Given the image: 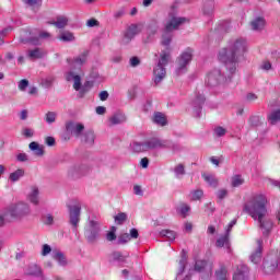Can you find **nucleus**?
<instances>
[{
    "label": "nucleus",
    "instance_id": "obj_1",
    "mask_svg": "<svg viewBox=\"0 0 280 280\" xmlns=\"http://www.w3.org/2000/svg\"><path fill=\"white\" fill-rule=\"evenodd\" d=\"M247 44L246 39L237 38L229 43L228 47L219 52V60L225 67L226 73L224 74L221 69L214 68L206 78V85L210 89H215L226 82L233 80V75L237 73L240 67V59L246 54Z\"/></svg>",
    "mask_w": 280,
    "mask_h": 280
},
{
    "label": "nucleus",
    "instance_id": "obj_2",
    "mask_svg": "<svg viewBox=\"0 0 280 280\" xmlns=\"http://www.w3.org/2000/svg\"><path fill=\"white\" fill-rule=\"evenodd\" d=\"M186 22L187 19L185 18H173L166 23L164 27L161 45H163V47H166V50L162 51L160 60L155 68L153 69L155 84H161V82H163V80L165 79V75H167L165 67H167V63L170 62L172 51V48L170 47V45L172 44V38H174L172 32H174V30H178V26L183 25V23Z\"/></svg>",
    "mask_w": 280,
    "mask_h": 280
},
{
    "label": "nucleus",
    "instance_id": "obj_3",
    "mask_svg": "<svg viewBox=\"0 0 280 280\" xmlns=\"http://www.w3.org/2000/svg\"><path fill=\"white\" fill-rule=\"evenodd\" d=\"M267 205L268 198H266V195L259 194L254 196L244 206V211L248 213L253 220H258L259 228L264 235H268L270 231H272V221L266 219V213H268V209L266 208Z\"/></svg>",
    "mask_w": 280,
    "mask_h": 280
},
{
    "label": "nucleus",
    "instance_id": "obj_4",
    "mask_svg": "<svg viewBox=\"0 0 280 280\" xmlns=\"http://www.w3.org/2000/svg\"><path fill=\"white\" fill-rule=\"evenodd\" d=\"M8 213L14 220H23V218H27L32 211L30 210V206L27 203L20 202L11 206L8 209Z\"/></svg>",
    "mask_w": 280,
    "mask_h": 280
},
{
    "label": "nucleus",
    "instance_id": "obj_5",
    "mask_svg": "<svg viewBox=\"0 0 280 280\" xmlns=\"http://www.w3.org/2000/svg\"><path fill=\"white\" fill-rule=\"evenodd\" d=\"M279 257L275 255H269L265 258L262 262V271L265 275H275L279 272Z\"/></svg>",
    "mask_w": 280,
    "mask_h": 280
},
{
    "label": "nucleus",
    "instance_id": "obj_6",
    "mask_svg": "<svg viewBox=\"0 0 280 280\" xmlns=\"http://www.w3.org/2000/svg\"><path fill=\"white\" fill-rule=\"evenodd\" d=\"M191 58H194V51L191 48H187L178 58L177 60V69L176 74L180 75L187 71V65L191 62Z\"/></svg>",
    "mask_w": 280,
    "mask_h": 280
},
{
    "label": "nucleus",
    "instance_id": "obj_7",
    "mask_svg": "<svg viewBox=\"0 0 280 280\" xmlns=\"http://www.w3.org/2000/svg\"><path fill=\"white\" fill-rule=\"evenodd\" d=\"M138 34H141V24L129 25L124 33L122 45H128Z\"/></svg>",
    "mask_w": 280,
    "mask_h": 280
},
{
    "label": "nucleus",
    "instance_id": "obj_8",
    "mask_svg": "<svg viewBox=\"0 0 280 280\" xmlns=\"http://www.w3.org/2000/svg\"><path fill=\"white\" fill-rule=\"evenodd\" d=\"M147 147V152L150 150L163 149V148H172L170 140H161L159 138H151L144 141Z\"/></svg>",
    "mask_w": 280,
    "mask_h": 280
},
{
    "label": "nucleus",
    "instance_id": "obj_9",
    "mask_svg": "<svg viewBox=\"0 0 280 280\" xmlns=\"http://www.w3.org/2000/svg\"><path fill=\"white\" fill-rule=\"evenodd\" d=\"M69 214H70V224H72V226L74 229H78V224L80 222V213L82 211V206H80V203L75 205V206H69Z\"/></svg>",
    "mask_w": 280,
    "mask_h": 280
},
{
    "label": "nucleus",
    "instance_id": "obj_10",
    "mask_svg": "<svg viewBox=\"0 0 280 280\" xmlns=\"http://www.w3.org/2000/svg\"><path fill=\"white\" fill-rule=\"evenodd\" d=\"M66 130L74 137H82V132H84V125L81 122L70 120L66 122Z\"/></svg>",
    "mask_w": 280,
    "mask_h": 280
},
{
    "label": "nucleus",
    "instance_id": "obj_11",
    "mask_svg": "<svg viewBox=\"0 0 280 280\" xmlns=\"http://www.w3.org/2000/svg\"><path fill=\"white\" fill-rule=\"evenodd\" d=\"M91 230H89L86 240L89 244H95L100 237V228H97V222L90 221Z\"/></svg>",
    "mask_w": 280,
    "mask_h": 280
},
{
    "label": "nucleus",
    "instance_id": "obj_12",
    "mask_svg": "<svg viewBox=\"0 0 280 280\" xmlns=\"http://www.w3.org/2000/svg\"><path fill=\"white\" fill-rule=\"evenodd\" d=\"M248 275H250V270L246 265H238L233 275V280H247Z\"/></svg>",
    "mask_w": 280,
    "mask_h": 280
},
{
    "label": "nucleus",
    "instance_id": "obj_13",
    "mask_svg": "<svg viewBox=\"0 0 280 280\" xmlns=\"http://www.w3.org/2000/svg\"><path fill=\"white\" fill-rule=\"evenodd\" d=\"M264 250V241L258 240L257 241V248L256 250L250 255L249 259L253 264H259L261 261V253Z\"/></svg>",
    "mask_w": 280,
    "mask_h": 280
},
{
    "label": "nucleus",
    "instance_id": "obj_14",
    "mask_svg": "<svg viewBox=\"0 0 280 280\" xmlns=\"http://www.w3.org/2000/svg\"><path fill=\"white\" fill-rule=\"evenodd\" d=\"M89 172V168L85 166H72L68 170V176L70 178H80V176H84Z\"/></svg>",
    "mask_w": 280,
    "mask_h": 280
},
{
    "label": "nucleus",
    "instance_id": "obj_15",
    "mask_svg": "<svg viewBox=\"0 0 280 280\" xmlns=\"http://www.w3.org/2000/svg\"><path fill=\"white\" fill-rule=\"evenodd\" d=\"M86 56H89L88 51L81 54L79 57L74 59H68V62L70 67H72V69H80V67H82V65L86 62Z\"/></svg>",
    "mask_w": 280,
    "mask_h": 280
},
{
    "label": "nucleus",
    "instance_id": "obj_16",
    "mask_svg": "<svg viewBox=\"0 0 280 280\" xmlns=\"http://www.w3.org/2000/svg\"><path fill=\"white\" fill-rule=\"evenodd\" d=\"M229 235L228 233H225L224 235H222L221 237H219L217 240L215 246L217 248H228V250H231V241L229 240Z\"/></svg>",
    "mask_w": 280,
    "mask_h": 280
},
{
    "label": "nucleus",
    "instance_id": "obj_17",
    "mask_svg": "<svg viewBox=\"0 0 280 280\" xmlns=\"http://www.w3.org/2000/svg\"><path fill=\"white\" fill-rule=\"evenodd\" d=\"M254 32H261L266 27V20L264 18H256L250 22Z\"/></svg>",
    "mask_w": 280,
    "mask_h": 280
},
{
    "label": "nucleus",
    "instance_id": "obj_18",
    "mask_svg": "<svg viewBox=\"0 0 280 280\" xmlns=\"http://www.w3.org/2000/svg\"><path fill=\"white\" fill-rule=\"evenodd\" d=\"M47 56V52H45L42 48H35L33 50H28L27 57L30 60H38L40 58H45Z\"/></svg>",
    "mask_w": 280,
    "mask_h": 280
},
{
    "label": "nucleus",
    "instance_id": "obj_19",
    "mask_svg": "<svg viewBox=\"0 0 280 280\" xmlns=\"http://www.w3.org/2000/svg\"><path fill=\"white\" fill-rule=\"evenodd\" d=\"M126 114L116 113L109 118L110 126H118L119 124H126Z\"/></svg>",
    "mask_w": 280,
    "mask_h": 280
},
{
    "label": "nucleus",
    "instance_id": "obj_20",
    "mask_svg": "<svg viewBox=\"0 0 280 280\" xmlns=\"http://www.w3.org/2000/svg\"><path fill=\"white\" fill-rule=\"evenodd\" d=\"M130 150L135 154H140L141 152H148V149L145 147V142H138V141L131 142Z\"/></svg>",
    "mask_w": 280,
    "mask_h": 280
},
{
    "label": "nucleus",
    "instance_id": "obj_21",
    "mask_svg": "<svg viewBox=\"0 0 280 280\" xmlns=\"http://www.w3.org/2000/svg\"><path fill=\"white\" fill-rule=\"evenodd\" d=\"M153 124H156L158 126H167V117H165V114L161 112H155L153 114Z\"/></svg>",
    "mask_w": 280,
    "mask_h": 280
},
{
    "label": "nucleus",
    "instance_id": "obj_22",
    "mask_svg": "<svg viewBox=\"0 0 280 280\" xmlns=\"http://www.w3.org/2000/svg\"><path fill=\"white\" fill-rule=\"evenodd\" d=\"M67 80L71 81L73 80L74 84H73V89L74 91H80L81 86H82V79L80 78V75L74 74L73 72H69L67 75Z\"/></svg>",
    "mask_w": 280,
    "mask_h": 280
},
{
    "label": "nucleus",
    "instance_id": "obj_23",
    "mask_svg": "<svg viewBox=\"0 0 280 280\" xmlns=\"http://www.w3.org/2000/svg\"><path fill=\"white\" fill-rule=\"evenodd\" d=\"M205 96L202 94L197 95L194 101V106L196 109V117L200 118V110H202V104H205Z\"/></svg>",
    "mask_w": 280,
    "mask_h": 280
},
{
    "label": "nucleus",
    "instance_id": "obj_24",
    "mask_svg": "<svg viewBox=\"0 0 280 280\" xmlns=\"http://www.w3.org/2000/svg\"><path fill=\"white\" fill-rule=\"evenodd\" d=\"M51 25H55L58 30H65L67 25L69 24V19L65 15H60L57 18L56 22L50 23Z\"/></svg>",
    "mask_w": 280,
    "mask_h": 280
},
{
    "label": "nucleus",
    "instance_id": "obj_25",
    "mask_svg": "<svg viewBox=\"0 0 280 280\" xmlns=\"http://www.w3.org/2000/svg\"><path fill=\"white\" fill-rule=\"evenodd\" d=\"M54 82H56V77L54 74H50L46 78H43L39 84L44 89H51L54 86Z\"/></svg>",
    "mask_w": 280,
    "mask_h": 280
},
{
    "label": "nucleus",
    "instance_id": "obj_26",
    "mask_svg": "<svg viewBox=\"0 0 280 280\" xmlns=\"http://www.w3.org/2000/svg\"><path fill=\"white\" fill-rule=\"evenodd\" d=\"M30 150L34 152L35 156H43L45 154V149L38 144V142H31L28 144Z\"/></svg>",
    "mask_w": 280,
    "mask_h": 280
},
{
    "label": "nucleus",
    "instance_id": "obj_27",
    "mask_svg": "<svg viewBox=\"0 0 280 280\" xmlns=\"http://www.w3.org/2000/svg\"><path fill=\"white\" fill-rule=\"evenodd\" d=\"M26 275L28 277H40V275H43V270H40V267L37 265H31L26 270Z\"/></svg>",
    "mask_w": 280,
    "mask_h": 280
},
{
    "label": "nucleus",
    "instance_id": "obj_28",
    "mask_svg": "<svg viewBox=\"0 0 280 280\" xmlns=\"http://www.w3.org/2000/svg\"><path fill=\"white\" fill-rule=\"evenodd\" d=\"M25 176V171L23 168H18L15 172L11 173L9 178L12 183H16V180H20Z\"/></svg>",
    "mask_w": 280,
    "mask_h": 280
},
{
    "label": "nucleus",
    "instance_id": "obj_29",
    "mask_svg": "<svg viewBox=\"0 0 280 280\" xmlns=\"http://www.w3.org/2000/svg\"><path fill=\"white\" fill-rule=\"evenodd\" d=\"M38 194H39L38 187L33 186L32 191L28 195V200L30 202H32V205H38Z\"/></svg>",
    "mask_w": 280,
    "mask_h": 280
},
{
    "label": "nucleus",
    "instance_id": "obj_30",
    "mask_svg": "<svg viewBox=\"0 0 280 280\" xmlns=\"http://www.w3.org/2000/svg\"><path fill=\"white\" fill-rule=\"evenodd\" d=\"M93 89V82L92 81H86L83 86L80 88L79 90V97H84L89 91Z\"/></svg>",
    "mask_w": 280,
    "mask_h": 280
},
{
    "label": "nucleus",
    "instance_id": "obj_31",
    "mask_svg": "<svg viewBox=\"0 0 280 280\" xmlns=\"http://www.w3.org/2000/svg\"><path fill=\"white\" fill-rule=\"evenodd\" d=\"M129 255L124 256L121 252H113L112 259L113 261H118L119 264H126V259H128Z\"/></svg>",
    "mask_w": 280,
    "mask_h": 280
},
{
    "label": "nucleus",
    "instance_id": "obj_32",
    "mask_svg": "<svg viewBox=\"0 0 280 280\" xmlns=\"http://www.w3.org/2000/svg\"><path fill=\"white\" fill-rule=\"evenodd\" d=\"M83 141L84 143H89L90 145H93L95 143V132L93 130H89L83 135Z\"/></svg>",
    "mask_w": 280,
    "mask_h": 280
},
{
    "label": "nucleus",
    "instance_id": "obj_33",
    "mask_svg": "<svg viewBox=\"0 0 280 280\" xmlns=\"http://www.w3.org/2000/svg\"><path fill=\"white\" fill-rule=\"evenodd\" d=\"M59 38L63 42V43H72V40H75V36H73V33L69 32V31H65L60 34Z\"/></svg>",
    "mask_w": 280,
    "mask_h": 280
},
{
    "label": "nucleus",
    "instance_id": "obj_34",
    "mask_svg": "<svg viewBox=\"0 0 280 280\" xmlns=\"http://www.w3.org/2000/svg\"><path fill=\"white\" fill-rule=\"evenodd\" d=\"M268 121L271 124V126H275V124H278L280 121V110L271 112L268 115Z\"/></svg>",
    "mask_w": 280,
    "mask_h": 280
},
{
    "label": "nucleus",
    "instance_id": "obj_35",
    "mask_svg": "<svg viewBox=\"0 0 280 280\" xmlns=\"http://www.w3.org/2000/svg\"><path fill=\"white\" fill-rule=\"evenodd\" d=\"M160 235L162 237H167V240H170V242H174L176 240V232H174L172 230H162L160 232Z\"/></svg>",
    "mask_w": 280,
    "mask_h": 280
},
{
    "label": "nucleus",
    "instance_id": "obj_36",
    "mask_svg": "<svg viewBox=\"0 0 280 280\" xmlns=\"http://www.w3.org/2000/svg\"><path fill=\"white\" fill-rule=\"evenodd\" d=\"M231 185L232 187H241V185H244V177L240 174L232 176Z\"/></svg>",
    "mask_w": 280,
    "mask_h": 280
},
{
    "label": "nucleus",
    "instance_id": "obj_37",
    "mask_svg": "<svg viewBox=\"0 0 280 280\" xmlns=\"http://www.w3.org/2000/svg\"><path fill=\"white\" fill-rule=\"evenodd\" d=\"M54 259H56L60 266H67V258H65V254H62V252H55Z\"/></svg>",
    "mask_w": 280,
    "mask_h": 280
},
{
    "label": "nucleus",
    "instance_id": "obj_38",
    "mask_svg": "<svg viewBox=\"0 0 280 280\" xmlns=\"http://www.w3.org/2000/svg\"><path fill=\"white\" fill-rule=\"evenodd\" d=\"M158 32H159V24H156V22H153L148 25L147 27L148 36H154Z\"/></svg>",
    "mask_w": 280,
    "mask_h": 280
},
{
    "label": "nucleus",
    "instance_id": "obj_39",
    "mask_svg": "<svg viewBox=\"0 0 280 280\" xmlns=\"http://www.w3.org/2000/svg\"><path fill=\"white\" fill-rule=\"evenodd\" d=\"M117 226H112L110 231L106 234L107 242H115L117 240Z\"/></svg>",
    "mask_w": 280,
    "mask_h": 280
},
{
    "label": "nucleus",
    "instance_id": "obj_40",
    "mask_svg": "<svg viewBox=\"0 0 280 280\" xmlns=\"http://www.w3.org/2000/svg\"><path fill=\"white\" fill-rule=\"evenodd\" d=\"M190 194H191L190 200L192 201L201 200L202 196H205V191H202V189L192 190Z\"/></svg>",
    "mask_w": 280,
    "mask_h": 280
},
{
    "label": "nucleus",
    "instance_id": "obj_41",
    "mask_svg": "<svg viewBox=\"0 0 280 280\" xmlns=\"http://www.w3.org/2000/svg\"><path fill=\"white\" fill-rule=\"evenodd\" d=\"M203 178L206 180V183H208L210 185V187H218V178H215V176L213 175H203Z\"/></svg>",
    "mask_w": 280,
    "mask_h": 280
},
{
    "label": "nucleus",
    "instance_id": "obj_42",
    "mask_svg": "<svg viewBox=\"0 0 280 280\" xmlns=\"http://www.w3.org/2000/svg\"><path fill=\"white\" fill-rule=\"evenodd\" d=\"M226 267L221 266L219 270L215 271V277L218 280H226Z\"/></svg>",
    "mask_w": 280,
    "mask_h": 280
},
{
    "label": "nucleus",
    "instance_id": "obj_43",
    "mask_svg": "<svg viewBox=\"0 0 280 280\" xmlns=\"http://www.w3.org/2000/svg\"><path fill=\"white\" fill-rule=\"evenodd\" d=\"M114 220L117 224L121 225L124 224V222H126V220H128V214H126L125 212H120L114 217Z\"/></svg>",
    "mask_w": 280,
    "mask_h": 280
},
{
    "label": "nucleus",
    "instance_id": "obj_44",
    "mask_svg": "<svg viewBox=\"0 0 280 280\" xmlns=\"http://www.w3.org/2000/svg\"><path fill=\"white\" fill-rule=\"evenodd\" d=\"M130 234L128 233H124V234H120L118 236V240H117V244L118 245H121V244H128V242H130Z\"/></svg>",
    "mask_w": 280,
    "mask_h": 280
},
{
    "label": "nucleus",
    "instance_id": "obj_45",
    "mask_svg": "<svg viewBox=\"0 0 280 280\" xmlns=\"http://www.w3.org/2000/svg\"><path fill=\"white\" fill-rule=\"evenodd\" d=\"M207 268V261L205 260H197L195 262V270L196 272H202Z\"/></svg>",
    "mask_w": 280,
    "mask_h": 280
},
{
    "label": "nucleus",
    "instance_id": "obj_46",
    "mask_svg": "<svg viewBox=\"0 0 280 280\" xmlns=\"http://www.w3.org/2000/svg\"><path fill=\"white\" fill-rule=\"evenodd\" d=\"M187 264V259L183 258L182 260H179V271L177 273V280L180 279V277H183V272H185V266Z\"/></svg>",
    "mask_w": 280,
    "mask_h": 280
},
{
    "label": "nucleus",
    "instance_id": "obj_47",
    "mask_svg": "<svg viewBox=\"0 0 280 280\" xmlns=\"http://www.w3.org/2000/svg\"><path fill=\"white\" fill-rule=\"evenodd\" d=\"M213 8H214L213 1H208L203 7V13L211 14V12H213Z\"/></svg>",
    "mask_w": 280,
    "mask_h": 280
},
{
    "label": "nucleus",
    "instance_id": "obj_48",
    "mask_svg": "<svg viewBox=\"0 0 280 280\" xmlns=\"http://www.w3.org/2000/svg\"><path fill=\"white\" fill-rule=\"evenodd\" d=\"M188 211H191V208L187 203L182 205V207L179 209V213H180L182 218H187Z\"/></svg>",
    "mask_w": 280,
    "mask_h": 280
},
{
    "label": "nucleus",
    "instance_id": "obj_49",
    "mask_svg": "<svg viewBox=\"0 0 280 280\" xmlns=\"http://www.w3.org/2000/svg\"><path fill=\"white\" fill-rule=\"evenodd\" d=\"M174 172L176 176H185V165L178 164L175 166Z\"/></svg>",
    "mask_w": 280,
    "mask_h": 280
},
{
    "label": "nucleus",
    "instance_id": "obj_50",
    "mask_svg": "<svg viewBox=\"0 0 280 280\" xmlns=\"http://www.w3.org/2000/svg\"><path fill=\"white\" fill-rule=\"evenodd\" d=\"M259 124H261L259 116H252L249 118V126H252L253 128H257V126H259Z\"/></svg>",
    "mask_w": 280,
    "mask_h": 280
},
{
    "label": "nucleus",
    "instance_id": "obj_51",
    "mask_svg": "<svg viewBox=\"0 0 280 280\" xmlns=\"http://www.w3.org/2000/svg\"><path fill=\"white\" fill-rule=\"evenodd\" d=\"M56 112H48L46 114V122L47 124H54V121H56Z\"/></svg>",
    "mask_w": 280,
    "mask_h": 280
},
{
    "label": "nucleus",
    "instance_id": "obj_52",
    "mask_svg": "<svg viewBox=\"0 0 280 280\" xmlns=\"http://www.w3.org/2000/svg\"><path fill=\"white\" fill-rule=\"evenodd\" d=\"M26 4L30 5L31 8H40L43 5V0H26Z\"/></svg>",
    "mask_w": 280,
    "mask_h": 280
},
{
    "label": "nucleus",
    "instance_id": "obj_53",
    "mask_svg": "<svg viewBox=\"0 0 280 280\" xmlns=\"http://www.w3.org/2000/svg\"><path fill=\"white\" fill-rule=\"evenodd\" d=\"M30 86V81L27 79H23L19 82V90L25 91Z\"/></svg>",
    "mask_w": 280,
    "mask_h": 280
},
{
    "label": "nucleus",
    "instance_id": "obj_54",
    "mask_svg": "<svg viewBox=\"0 0 280 280\" xmlns=\"http://www.w3.org/2000/svg\"><path fill=\"white\" fill-rule=\"evenodd\" d=\"M214 135L217 137H224V135H226V129L223 127H215L214 128Z\"/></svg>",
    "mask_w": 280,
    "mask_h": 280
},
{
    "label": "nucleus",
    "instance_id": "obj_55",
    "mask_svg": "<svg viewBox=\"0 0 280 280\" xmlns=\"http://www.w3.org/2000/svg\"><path fill=\"white\" fill-rule=\"evenodd\" d=\"M49 253H51V246L44 244L43 249H42V256L47 257V255H49Z\"/></svg>",
    "mask_w": 280,
    "mask_h": 280
},
{
    "label": "nucleus",
    "instance_id": "obj_56",
    "mask_svg": "<svg viewBox=\"0 0 280 280\" xmlns=\"http://www.w3.org/2000/svg\"><path fill=\"white\" fill-rule=\"evenodd\" d=\"M219 200H224L226 196H229V191L226 189H221L217 194Z\"/></svg>",
    "mask_w": 280,
    "mask_h": 280
},
{
    "label": "nucleus",
    "instance_id": "obj_57",
    "mask_svg": "<svg viewBox=\"0 0 280 280\" xmlns=\"http://www.w3.org/2000/svg\"><path fill=\"white\" fill-rule=\"evenodd\" d=\"M23 135H24V137H26V139H30V138L34 137V130L31 128H25L23 130Z\"/></svg>",
    "mask_w": 280,
    "mask_h": 280
},
{
    "label": "nucleus",
    "instance_id": "obj_58",
    "mask_svg": "<svg viewBox=\"0 0 280 280\" xmlns=\"http://www.w3.org/2000/svg\"><path fill=\"white\" fill-rule=\"evenodd\" d=\"M139 65H141V60L139 59V57H131L130 58V66L131 67H139Z\"/></svg>",
    "mask_w": 280,
    "mask_h": 280
},
{
    "label": "nucleus",
    "instance_id": "obj_59",
    "mask_svg": "<svg viewBox=\"0 0 280 280\" xmlns=\"http://www.w3.org/2000/svg\"><path fill=\"white\" fill-rule=\"evenodd\" d=\"M130 240H137L139 237V230L137 229H131L130 234H129Z\"/></svg>",
    "mask_w": 280,
    "mask_h": 280
},
{
    "label": "nucleus",
    "instance_id": "obj_60",
    "mask_svg": "<svg viewBox=\"0 0 280 280\" xmlns=\"http://www.w3.org/2000/svg\"><path fill=\"white\" fill-rule=\"evenodd\" d=\"M260 68L264 71H270V69H272V63H270V61H265L262 62V65L260 66Z\"/></svg>",
    "mask_w": 280,
    "mask_h": 280
},
{
    "label": "nucleus",
    "instance_id": "obj_61",
    "mask_svg": "<svg viewBox=\"0 0 280 280\" xmlns=\"http://www.w3.org/2000/svg\"><path fill=\"white\" fill-rule=\"evenodd\" d=\"M88 27H95L96 25H100V22L95 19H91L86 22Z\"/></svg>",
    "mask_w": 280,
    "mask_h": 280
},
{
    "label": "nucleus",
    "instance_id": "obj_62",
    "mask_svg": "<svg viewBox=\"0 0 280 280\" xmlns=\"http://www.w3.org/2000/svg\"><path fill=\"white\" fill-rule=\"evenodd\" d=\"M16 160L20 161V163H25V161H27V155L25 153H20L16 156Z\"/></svg>",
    "mask_w": 280,
    "mask_h": 280
},
{
    "label": "nucleus",
    "instance_id": "obj_63",
    "mask_svg": "<svg viewBox=\"0 0 280 280\" xmlns=\"http://www.w3.org/2000/svg\"><path fill=\"white\" fill-rule=\"evenodd\" d=\"M108 91H102L101 93H100V100H101V102H106V100H108Z\"/></svg>",
    "mask_w": 280,
    "mask_h": 280
},
{
    "label": "nucleus",
    "instance_id": "obj_64",
    "mask_svg": "<svg viewBox=\"0 0 280 280\" xmlns=\"http://www.w3.org/2000/svg\"><path fill=\"white\" fill-rule=\"evenodd\" d=\"M46 144L49 145L50 148L56 145V139L54 137H47Z\"/></svg>",
    "mask_w": 280,
    "mask_h": 280
}]
</instances>
